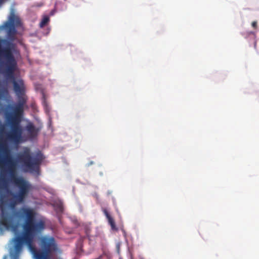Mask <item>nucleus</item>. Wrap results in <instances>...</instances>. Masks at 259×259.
<instances>
[{
  "label": "nucleus",
  "instance_id": "nucleus-11",
  "mask_svg": "<svg viewBox=\"0 0 259 259\" xmlns=\"http://www.w3.org/2000/svg\"><path fill=\"white\" fill-rule=\"evenodd\" d=\"M59 209H60L61 210H62L63 207H62V204L59 205Z\"/></svg>",
  "mask_w": 259,
  "mask_h": 259
},
{
  "label": "nucleus",
  "instance_id": "nucleus-7",
  "mask_svg": "<svg viewBox=\"0 0 259 259\" xmlns=\"http://www.w3.org/2000/svg\"><path fill=\"white\" fill-rule=\"evenodd\" d=\"M50 17L48 15H45L42 17L41 21L39 23V26L40 28H43L46 26L50 22Z\"/></svg>",
  "mask_w": 259,
  "mask_h": 259
},
{
  "label": "nucleus",
  "instance_id": "nucleus-8",
  "mask_svg": "<svg viewBox=\"0 0 259 259\" xmlns=\"http://www.w3.org/2000/svg\"><path fill=\"white\" fill-rule=\"evenodd\" d=\"M2 94L4 96H8L9 95V92L7 88H4L2 90Z\"/></svg>",
  "mask_w": 259,
  "mask_h": 259
},
{
  "label": "nucleus",
  "instance_id": "nucleus-6",
  "mask_svg": "<svg viewBox=\"0 0 259 259\" xmlns=\"http://www.w3.org/2000/svg\"><path fill=\"white\" fill-rule=\"evenodd\" d=\"M103 212L104 215L106 216L108 222L110 226H111V229L114 231H117L118 229L116 226V224L113 218L109 214V212L106 208L103 209Z\"/></svg>",
  "mask_w": 259,
  "mask_h": 259
},
{
  "label": "nucleus",
  "instance_id": "nucleus-12",
  "mask_svg": "<svg viewBox=\"0 0 259 259\" xmlns=\"http://www.w3.org/2000/svg\"><path fill=\"white\" fill-rule=\"evenodd\" d=\"M111 193H112V191H108L107 192V195H110Z\"/></svg>",
  "mask_w": 259,
  "mask_h": 259
},
{
  "label": "nucleus",
  "instance_id": "nucleus-2",
  "mask_svg": "<svg viewBox=\"0 0 259 259\" xmlns=\"http://www.w3.org/2000/svg\"><path fill=\"white\" fill-rule=\"evenodd\" d=\"M21 26L20 18L15 15L14 10L11 11L8 20L5 22L3 28L5 30L7 43L1 42L0 62H3V66L6 67V72L13 74L17 65L14 54L19 53L17 45L14 41L17 39V28Z\"/></svg>",
  "mask_w": 259,
  "mask_h": 259
},
{
  "label": "nucleus",
  "instance_id": "nucleus-14",
  "mask_svg": "<svg viewBox=\"0 0 259 259\" xmlns=\"http://www.w3.org/2000/svg\"><path fill=\"white\" fill-rule=\"evenodd\" d=\"M3 2V0H0V4L2 3Z\"/></svg>",
  "mask_w": 259,
  "mask_h": 259
},
{
  "label": "nucleus",
  "instance_id": "nucleus-9",
  "mask_svg": "<svg viewBox=\"0 0 259 259\" xmlns=\"http://www.w3.org/2000/svg\"><path fill=\"white\" fill-rule=\"evenodd\" d=\"M251 26L254 28L256 29L257 28V24L256 21H253L251 23Z\"/></svg>",
  "mask_w": 259,
  "mask_h": 259
},
{
  "label": "nucleus",
  "instance_id": "nucleus-5",
  "mask_svg": "<svg viewBox=\"0 0 259 259\" xmlns=\"http://www.w3.org/2000/svg\"><path fill=\"white\" fill-rule=\"evenodd\" d=\"M103 212L104 215L106 216L108 222L110 226H111V229L114 231H117L118 229L116 226V224L113 218L109 214V212L106 208L103 209Z\"/></svg>",
  "mask_w": 259,
  "mask_h": 259
},
{
  "label": "nucleus",
  "instance_id": "nucleus-3",
  "mask_svg": "<svg viewBox=\"0 0 259 259\" xmlns=\"http://www.w3.org/2000/svg\"><path fill=\"white\" fill-rule=\"evenodd\" d=\"M17 159L26 170L39 174L40 165L42 161L40 155L37 154L33 156L30 149L28 147H24L23 151L18 154Z\"/></svg>",
  "mask_w": 259,
  "mask_h": 259
},
{
  "label": "nucleus",
  "instance_id": "nucleus-15",
  "mask_svg": "<svg viewBox=\"0 0 259 259\" xmlns=\"http://www.w3.org/2000/svg\"><path fill=\"white\" fill-rule=\"evenodd\" d=\"M8 107L11 108V106L10 105H8Z\"/></svg>",
  "mask_w": 259,
  "mask_h": 259
},
{
  "label": "nucleus",
  "instance_id": "nucleus-1",
  "mask_svg": "<svg viewBox=\"0 0 259 259\" xmlns=\"http://www.w3.org/2000/svg\"><path fill=\"white\" fill-rule=\"evenodd\" d=\"M14 185L18 189L17 194L9 188L4 175L0 176V231L10 230L15 234L19 232V222L25 220L22 225L23 234L13 238L15 254L19 257L23 244L27 245L35 259H49L51 253L58 250L57 244L53 237L43 236L40 238V249L33 245L34 237L45 228V223L35 220L36 212L31 207L23 206L16 210L17 204L23 203L32 189L31 184L24 178H14Z\"/></svg>",
  "mask_w": 259,
  "mask_h": 259
},
{
  "label": "nucleus",
  "instance_id": "nucleus-13",
  "mask_svg": "<svg viewBox=\"0 0 259 259\" xmlns=\"http://www.w3.org/2000/svg\"><path fill=\"white\" fill-rule=\"evenodd\" d=\"M93 164V162H91L90 165Z\"/></svg>",
  "mask_w": 259,
  "mask_h": 259
},
{
  "label": "nucleus",
  "instance_id": "nucleus-4",
  "mask_svg": "<svg viewBox=\"0 0 259 259\" xmlns=\"http://www.w3.org/2000/svg\"><path fill=\"white\" fill-rule=\"evenodd\" d=\"M3 62H0V72H1L7 79L12 80L14 91L18 97L23 95L25 93V89L24 81L22 79H18L16 80L14 77V73L17 67V64L16 65V66L15 68V70L12 74L6 72V67L3 66Z\"/></svg>",
  "mask_w": 259,
  "mask_h": 259
},
{
  "label": "nucleus",
  "instance_id": "nucleus-10",
  "mask_svg": "<svg viewBox=\"0 0 259 259\" xmlns=\"http://www.w3.org/2000/svg\"><path fill=\"white\" fill-rule=\"evenodd\" d=\"M3 259H6V256H5ZM13 259H18V255L17 254H15Z\"/></svg>",
  "mask_w": 259,
  "mask_h": 259
}]
</instances>
